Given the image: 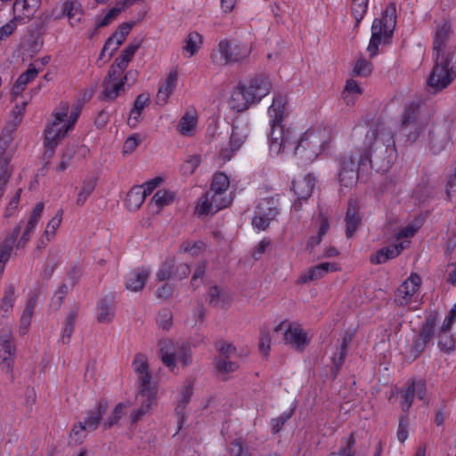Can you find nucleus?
I'll use <instances>...</instances> for the list:
<instances>
[{
  "label": "nucleus",
  "mask_w": 456,
  "mask_h": 456,
  "mask_svg": "<svg viewBox=\"0 0 456 456\" xmlns=\"http://www.w3.org/2000/svg\"><path fill=\"white\" fill-rule=\"evenodd\" d=\"M286 102V96L276 95L268 109L270 151L275 155L282 152L292 154L304 163H311L329 148L330 132L324 126H316L297 137L293 129H284L281 121Z\"/></svg>",
  "instance_id": "obj_1"
},
{
  "label": "nucleus",
  "mask_w": 456,
  "mask_h": 456,
  "mask_svg": "<svg viewBox=\"0 0 456 456\" xmlns=\"http://www.w3.org/2000/svg\"><path fill=\"white\" fill-rule=\"evenodd\" d=\"M351 141L354 147L364 154L375 171L387 172L393 162L394 147L392 137L384 126H356L353 129Z\"/></svg>",
  "instance_id": "obj_2"
},
{
  "label": "nucleus",
  "mask_w": 456,
  "mask_h": 456,
  "mask_svg": "<svg viewBox=\"0 0 456 456\" xmlns=\"http://www.w3.org/2000/svg\"><path fill=\"white\" fill-rule=\"evenodd\" d=\"M27 105L28 102L26 101L15 104L11 111L10 119L0 136V200L4 193L5 186L13 169L11 165V159L15 151L12 146V133L20 124Z\"/></svg>",
  "instance_id": "obj_3"
},
{
  "label": "nucleus",
  "mask_w": 456,
  "mask_h": 456,
  "mask_svg": "<svg viewBox=\"0 0 456 456\" xmlns=\"http://www.w3.org/2000/svg\"><path fill=\"white\" fill-rule=\"evenodd\" d=\"M79 112L78 108L70 110L66 102H61L55 108L53 112V119L45 130V146L47 148L46 152H49V156L53 154L54 148L65 137L67 133L73 128L78 118Z\"/></svg>",
  "instance_id": "obj_4"
},
{
  "label": "nucleus",
  "mask_w": 456,
  "mask_h": 456,
  "mask_svg": "<svg viewBox=\"0 0 456 456\" xmlns=\"http://www.w3.org/2000/svg\"><path fill=\"white\" fill-rule=\"evenodd\" d=\"M159 345L160 359L170 371L175 372L179 364L186 367L192 362L191 350L187 343L163 339Z\"/></svg>",
  "instance_id": "obj_5"
},
{
  "label": "nucleus",
  "mask_w": 456,
  "mask_h": 456,
  "mask_svg": "<svg viewBox=\"0 0 456 456\" xmlns=\"http://www.w3.org/2000/svg\"><path fill=\"white\" fill-rule=\"evenodd\" d=\"M395 27V8L393 4L387 6L381 19H375L371 26V37L367 51L370 57L377 54L382 38H389Z\"/></svg>",
  "instance_id": "obj_6"
},
{
  "label": "nucleus",
  "mask_w": 456,
  "mask_h": 456,
  "mask_svg": "<svg viewBox=\"0 0 456 456\" xmlns=\"http://www.w3.org/2000/svg\"><path fill=\"white\" fill-rule=\"evenodd\" d=\"M455 61L450 68H447L449 59L443 57L441 61L435 59V64L428 79V85L435 91L447 87L456 77V54Z\"/></svg>",
  "instance_id": "obj_7"
},
{
  "label": "nucleus",
  "mask_w": 456,
  "mask_h": 456,
  "mask_svg": "<svg viewBox=\"0 0 456 456\" xmlns=\"http://www.w3.org/2000/svg\"><path fill=\"white\" fill-rule=\"evenodd\" d=\"M274 331H283L285 343L297 351H303L310 342L308 333L297 322H282L274 328Z\"/></svg>",
  "instance_id": "obj_8"
},
{
  "label": "nucleus",
  "mask_w": 456,
  "mask_h": 456,
  "mask_svg": "<svg viewBox=\"0 0 456 456\" xmlns=\"http://www.w3.org/2000/svg\"><path fill=\"white\" fill-rule=\"evenodd\" d=\"M418 106L414 103L409 105L402 117L403 133L410 142L419 140L428 129V124L424 120L417 118Z\"/></svg>",
  "instance_id": "obj_9"
},
{
  "label": "nucleus",
  "mask_w": 456,
  "mask_h": 456,
  "mask_svg": "<svg viewBox=\"0 0 456 456\" xmlns=\"http://www.w3.org/2000/svg\"><path fill=\"white\" fill-rule=\"evenodd\" d=\"M133 370L136 377L137 391L158 390V384L152 380L148 357L141 353L134 355Z\"/></svg>",
  "instance_id": "obj_10"
},
{
  "label": "nucleus",
  "mask_w": 456,
  "mask_h": 456,
  "mask_svg": "<svg viewBox=\"0 0 456 456\" xmlns=\"http://www.w3.org/2000/svg\"><path fill=\"white\" fill-rule=\"evenodd\" d=\"M220 62L223 64L243 61L251 53V46L236 41L222 40L218 45Z\"/></svg>",
  "instance_id": "obj_11"
},
{
  "label": "nucleus",
  "mask_w": 456,
  "mask_h": 456,
  "mask_svg": "<svg viewBox=\"0 0 456 456\" xmlns=\"http://www.w3.org/2000/svg\"><path fill=\"white\" fill-rule=\"evenodd\" d=\"M231 202L232 199L226 192L210 191L199 200L196 210L200 215L214 214L229 206Z\"/></svg>",
  "instance_id": "obj_12"
},
{
  "label": "nucleus",
  "mask_w": 456,
  "mask_h": 456,
  "mask_svg": "<svg viewBox=\"0 0 456 456\" xmlns=\"http://www.w3.org/2000/svg\"><path fill=\"white\" fill-rule=\"evenodd\" d=\"M421 278L417 273H411L398 288L395 301L399 305H409L418 303L419 298V287Z\"/></svg>",
  "instance_id": "obj_13"
},
{
  "label": "nucleus",
  "mask_w": 456,
  "mask_h": 456,
  "mask_svg": "<svg viewBox=\"0 0 456 456\" xmlns=\"http://www.w3.org/2000/svg\"><path fill=\"white\" fill-rule=\"evenodd\" d=\"M16 347L12 331L3 329L0 334V366L7 374L12 375Z\"/></svg>",
  "instance_id": "obj_14"
},
{
  "label": "nucleus",
  "mask_w": 456,
  "mask_h": 456,
  "mask_svg": "<svg viewBox=\"0 0 456 456\" xmlns=\"http://www.w3.org/2000/svg\"><path fill=\"white\" fill-rule=\"evenodd\" d=\"M452 144L449 126L445 124L428 129V147L434 154H439Z\"/></svg>",
  "instance_id": "obj_15"
},
{
  "label": "nucleus",
  "mask_w": 456,
  "mask_h": 456,
  "mask_svg": "<svg viewBox=\"0 0 456 456\" xmlns=\"http://www.w3.org/2000/svg\"><path fill=\"white\" fill-rule=\"evenodd\" d=\"M248 99L253 104L259 102L264 97L268 95L272 89L270 79L265 76H256L247 84H242Z\"/></svg>",
  "instance_id": "obj_16"
},
{
  "label": "nucleus",
  "mask_w": 456,
  "mask_h": 456,
  "mask_svg": "<svg viewBox=\"0 0 456 456\" xmlns=\"http://www.w3.org/2000/svg\"><path fill=\"white\" fill-rule=\"evenodd\" d=\"M219 355L216 361V367L221 373H232L238 370L239 365L233 361L236 349L231 344L222 342L218 346Z\"/></svg>",
  "instance_id": "obj_17"
},
{
  "label": "nucleus",
  "mask_w": 456,
  "mask_h": 456,
  "mask_svg": "<svg viewBox=\"0 0 456 456\" xmlns=\"http://www.w3.org/2000/svg\"><path fill=\"white\" fill-rule=\"evenodd\" d=\"M158 390L137 391V401L140 406L133 411L130 414L132 424L141 420L146 416L156 404Z\"/></svg>",
  "instance_id": "obj_18"
},
{
  "label": "nucleus",
  "mask_w": 456,
  "mask_h": 456,
  "mask_svg": "<svg viewBox=\"0 0 456 456\" xmlns=\"http://www.w3.org/2000/svg\"><path fill=\"white\" fill-rule=\"evenodd\" d=\"M315 184V178L312 175L297 177L292 182V190L297 197V201L293 204L296 211L300 209V201L306 200L313 192Z\"/></svg>",
  "instance_id": "obj_19"
},
{
  "label": "nucleus",
  "mask_w": 456,
  "mask_h": 456,
  "mask_svg": "<svg viewBox=\"0 0 456 456\" xmlns=\"http://www.w3.org/2000/svg\"><path fill=\"white\" fill-rule=\"evenodd\" d=\"M358 180L357 164L351 156H344L340 160L338 181L345 187L354 186Z\"/></svg>",
  "instance_id": "obj_20"
},
{
  "label": "nucleus",
  "mask_w": 456,
  "mask_h": 456,
  "mask_svg": "<svg viewBox=\"0 0 456 456\" xmlns=\"http://www.w3.org/2000/svg\"><path fill=\"white\" fill-rule=\"evenodd\" d=\"M122 73L117 71L115 67H111L109 76L104 82L103 95L105 98L114 100L125 91V83L120 78Z\"/></svg>",
  "instance_id": "obj_21"
},
{
  "label": "nucleus",
  "mask_w": 456,
  "mask_h": 456,
  "mask_svg": "<svg viewBox=\"0 0 456 456\" xmlns=\"http://www.w3.org/2000/svg\"><path fill=\"white\" fill-rule=\"evenodd\" d=\"M451 36V25L448 21L438 23L433 37L434 54L446 51L451 45H448Z\"/></svg>",
  "instance_id": "obj_22"
},
{
  "label": "nucleus",
  "mask_w": 456,
  "mask_h": 456,
  "mask_svg": "<svg viewBox=\"0 0 456 456\" xmlns=\"http://www.w3.org/2000/svg\"><path fill=\"white\" fill-rule=\"evenodd\" d=\"M150 274L151 271L147 268H136L130 271L125 279L126 289L133 292L142 290Z\"/></svg>",
  "instance_id": "obj_23"
},
{
  "label": "nucleus",
  "mask_w": 456,
  "mask_h": 456,
  "mask_svg": "<svg viewBox=\"0 0 456 456\" xmlns=\"http://www.w3.org/2000/svg\"><path fill=\"white\" fill-rule=\"evenodd\" d=\"M177 79L178 73L176 70H172L168 73L159 87L156 100L158 104L165 105L167 103L170 95L176 87Z\"/></svg>",
  "instance_id": "obj_24"
},
{
  "label": "nucleus",
  "mask_w": 456,
  "mask_h": 456,
  "mask_svg": "<svg viewBox=\"0 0 456 456\" xmlns=\"http://www.w3.org/2000/svg\"><path fill=\"white\" fill-rule=\"evenodd\" d=\"M408 240L400 241L394 245L383 248L372 256L370 260L373 264H382L389 259H393L399 256L401 252L409 245Z\"/></svg>",
  "instance_id": "obj_25"
},
{
  "label": "nucleus",
  "mask_w": 456,
  "mask_h": 456,
  "mask_svg": "<svg viewBox=\"0 0 456 456\" xmlns=\"http://www.w3.org/2000/svg\"><path fill=\"white\" fill-rule=\"evenodd\" d=\"M44 210V203L38 202L35 208H33L29 218L27 222L26 227L24 229V232L17 244V247H24L25 244L28 241L30 234L34 232L36 226L37 225L42 212Z\"/></svg>",
  "instance_id": "obj_26"
},
{
  "label": "nucleus",
  "mask_w": 456,
  "mask_h": 456,
  "mask_svg": "<svg viewBox=\"0 0 456 456\" xmlns=\"http://www.w3.org/2000/svg\"><path fill=\"white\" fill-rule=\"evenodd\" d=\"M228 103L232 110L238 112L247 110L249 105L253 104L251 100L248 99V94L246 93L242 84L234 88Z\"/></svg>",
  "instance_id": "obj_27"
},
{
  "label": "nucleus",
  "mask_w": 456,
  "mask_h": 456,
  "mask_svg": "<svg viewBox=\"0 0 456 456\" xmlns=\"http://www.w3.org/2000/svg\"><path fill=\"white\" fill-rule=\"evenodd\" d=\"M20 226H16L12 232L8 235L0 245V276L4 273L5 264L8 262L12 250L13 244L20 233Z\"/></svg>",
  "instance_id": "obj_28"
},
{
  "label": "nucleus",
  "mask_w": 456,
  "mask_h": 456,
  "mask_svg": "<svg viewBox=\"0 0 456 456\" xmlns=\"http://www.w3.org/2000/svg\"><path fill=\"white\" fill-rule=\"evenodd\" d=\"M338 270V266L335 263H322L310 268L307 273L301 276L300 281L304 283L319 280L325 274L332 273Z\"/></svg>",
  "instance_id": "obj_29"
},
{
  "label": "nucleus",
  "mask_w": 456,
  "mask_h": 456,
  "mask_svg": "<svg viewBox=\"0 0 456 456\" xmlns=\"http://www.w3.org/2000/svg\"><path fill=\"white\" fill-rule=\"evenodd\" d=\"M248 134V127L244 122H237L232 126L230 151L231 152L237 151L244 143Z\"/></svg>",
  "instance_id": "obj_30"
},
{
  "label": "nucleus",
  "mask_w": 456,
  "mask_h": 456,
  "mask_svg": "<svg viewBox=\"0 0 456 456\" xmlns=\"http://www.w3.org/2000/svg\"><path fill=\"white\" fill-rule=\"evenodd\" d=\"M106 409V403H99L93 410L87 412V415L82 423L89 432L94 431L98 428Z\"/></svg>",
  "instance_id": "obj_31"
},
{
  "label": "nucleus",
  "mask_w": 456,
  "mask_h": 456,
  "mask_svg": "<svg viewBox=\"0 0 456 456\" xmlns=\"http://www.w3.org/2000/svg\"><path fill=\"white\" fill-rule=\"evenodd\" d=\"M183 52L188 58L192 57L201 48L203 37L197 31L190 32L184 39Z\"/></svg>",
  "instance_id": "obj_32"
},
{
  "label": "nucleus",
  "mask_w": 456,
  "mask_h": 456,
  "mask_svg": "<svg viewBox=\"0 0 456 456\" xmlns=\"http://www.w3.org/2000/svg\"><path fill=\"white\" fill-rule=\"evenodd\" d=\"M149 102V97L145 94H139L134 102V107L130 111L127 118V124L131 127H135L141 121L142 113Z\"/></svg>",
  "instance_id": "obj_33"
},
{
  "label": "nucleus",
  "mask_w": 456,
  "mask_h": 456,
  "mask_svg": "<svg viewBox=\"0 0 456 456\" xmlns=\"http://www.w3.org/2000/svg\"><path fill=\"white\" fill-rule=\"evenodd\" d=\"M62 12L69 18L71 26L78 24L84 14L81 4L74 0L64 2Z\"/></svg>",
  "instance_id": "obj_34"
},
{
  "label": "nucleus",
  "mask_w": 456,
  "mask_h": 456,
  "mask_svg": "<svg viewBox=\"0 0 456 456\" xmlns=\"http://www.w3.org/2000/svg\"><path fill=\"white\" fill-rule=\"evenodd\" d=\"M14 302L15 288L12 285H8L4 289V297L0 303V321L11 314Z\"/></svg>",
  "instance_id": "obj_35"
},
{
  "label": "nucleus",
  "mask_w": 456,
  "mask_h": 456,
  "mask_svg": "<svg viewBox=\"0 0 456 456\" xmlns=\"http://www.w3.org/2000/svg\"><path fill=\"white\" fill-rule=\"evenodd\" d=\"M115 315L111 298H102L97 305V321L103 323L110 322Z\"/></svg>",
  "instance_id": "obj_36"
},
{
  "label": "nucleus",
  "mask_w": 456,
  "mask_h": 456,
  "mask_svg": "<svg viewBox=\"0 0 456 456\" xmlns=\"http://www.w3.org/2000/svg\"><path fill=\"white\" fill-rule=\"evenodd\" d=\"M192 395V385L191 382H186L179 389V398L175 408L176 415L179 419H183L184 410L189 403Z\"/></svg>",
  "instance_id": "obj_37"
},
{
  "label": "nucleus",
  "mask_w": 456,
  "mask_h": 456,
  "mask_svg": "<svg viewBox=\"0 0 456 456\" xmlns=\"http://www.w3.org/2000/svg\"><path fill=\"white\" fill-rule=\"evenodd\" d=\"M37 69L30 65L27 71L18 77L12 87V94L14 96L20 95L24 91L26 86L37 77Z\"/></svg>",
  "instance_id": "obj_38"
},
{
  "label": "nucleus",
  "mask_w": 456,
  "mask_h": 456,
  "mask_svg": "<svg viewBox=\"0 0 456 456\" xmlns=\"http://www.w3.org/2000/svg\"><path fill=\"white\" fill-rule=\"evenodd\" d=\"M197 123L198 118L196 113L194 111H188L182 117L178 125V131L185 136L192 135Z\"/></svg>",
  "instance_id": "obj_39"
},
{
  "label": "nucleus",
  "mask_w": 456,
  "mask_h": 456,
  "mask_svg": "<svg viewBox=\"0 0 456 456\" xmlns=\"http://www.w3.org/2000/svg\"><path fill=\"white\" fill-rule=\"evenodd\" d=\"M141 43L130 44L121 53L120 56L116 60L115 69L119 73H123L126 69L129 61L132 60Z\"/></svg>",
  "instance_id": "obj_40"
},
{
  "label": "nucleus",
  "mask_w": 456,
  "mask_h": 456,
  "mask_svg": "<svg viewBox=\"0 0 456 456\" xmlns=\"http://www.w3.org/2000/svg\"><path fill=\"white\" fill-rule=\"evenodd\" d=\"M360 223L357 207L350 202L346 215V233L348 238L353 236Z\"/></svg>",
  "instance_id": "obj_41"
},
{
  "label": "nucleus",
  "mask_w": 456,
  "mask_h": 456,
  "mask_svg": "<svg viewBox=\"0 0 456 456\" xmlns=\"http://www.w3.org/2000/svg\"><path fill=\"white\" fill-rule=\"evenodd\" d=\"M209 304L217 308L225 307L231 301L228 293L222 291L217 287H211L208 293Z\"/></svg>",
  "instance_id": "obj_42"
},
{
  "label": "nucleus",
  "mask_w": 456,
  "mask_h": 456,
  "mask_svg": "<svg viewBox=\"0 0 456 456\" xmlns=\"http://www.w3.org/2000/svg\"><path fill=\"white\" fill-rule=\"evenodd\" d=\"M362 94V90L359 84L354 80H347L344 91H343V98L347 105H352L354 103L355 100L358 99Z\"/></svg>",
  "instance_id": "obj_43"
},
{
  "label": "nucleus",
  "mask_w": 456,
  "mask_h": 456,
  "mask_svg": "<svg viewBox=\"0 0 456 456\" xmlns=\"http://www.w3.org/2000/svg\"><path fill=\"white\" fill-rule=\"evenodd\" d=\"M175 195L173 191L167 190L158 191L151 200V205L159 212L164 207L171 204L175 200Z\"/></svg>",
  "instance_id": "obj_44"
},
{
  "label": "nucleus",
  "mask_w": 456,
  "mask_h": 456,
  "mask_svg": "<svg viewBox=\"0 0 456 456\" xmlns=\"http://www.w3.org/2000/svg\"><path fill=\"white\" fill-rule=\"evenodd\" d=\"M259 215L274 217L278 215V200L274 198H264L260 200L256 210Z\"/></svg>",
  "instance_id": "obj_45"
},
{
  "label": "nucleus",
  "mask_w": 456,
  "mask_h": 456,
  "mask_svg": "<svg viewBox=\"0 0 456 456\" xmlns=\"http://www.w3.org/2000/svg\"><path fill=\"white\" fill-rule=\"evenodd\" d=\"M144 191L141 187L134 186L128 192L126 200L127 208L130 210L138 209L145 200Z\"/></svg>",
  "instance_id": "obj_46"
},
{
  "label": "nucleus",
  "mask_w": 456,
  "mask_h": 456,
  "mask_svg": "<svg viewBox=\"0 0 456 456\" xmlns=\"http://www.w3.org/2000/svg\"><path fill=\"white\" fill-rule=\"evenodd\" d=\"M352 341V335L350 333H346L340 341L339 344V352L337 354L335 353L333 355H331L330 359L336 368V370L339 369V367L342 365L346 354V348L348 345Z\"/></svg>",
  "instance_id": "obj_47"
},
{
  "label": "nucleus",
  "mask_w": 456,
  "mask_h": 456,
  "mask_svg": "<svg viewBox=\"0 0 456 456\" xmlns=\"http://www.w3.org/2000/svg\"><path fill=\"white\" fill-rule=\"evenodd\" d=\"M62 210H59L57 214L48 222L41 243L45 244V240L50 241L55 235L57 229L62 221Z\"/></svg>",
  "instance_id": "obj_48"
},
{
  "label": "nucleus",
  "mask_w": 456,
  "mask_h": 456,
  "mask_svg": "<svg viewBox=\"0 0 456 456\" xmlns=\"http://www.w3.org/2000/svg\"><path fill=\"white\" fill-rule=\"evenodd\" d=\"M36 303H37L36 297H30L26 303L25 308H24L21 317H20V330L23 332H26L30 325L34 308L36 306Z\"/></svg>",
  "instance_id": "obj_49"
},
{
  "label": "nucleus",
  "mask_w": 456,
  "mask_h": 456,
  "mask_svg": "<svg viewBox=\"0 0 456 456\" xmlns=\"http://www.w3.org/2000/svg\"><path fill=\"white\" fill-rule=\"evenodd\" d=\"M95 187V180L91 178L83 182L80 191L77 197V205L81 207L85 204Z\"/></svg>",
  "instance_id": "obj_50"
},
{
  "label": "nucleus",
  "mask_w": 456,
  "mask_h": 456,
  "mask_svg": "<svg viewBox=\"0 0 456 456\" xmlns=\"http://www.w3.org/2000/svg\"><path fill=\"white\" fill-rule=\"evenodd\" d=\"M76 317L77 314L75 311H71L66 317L61 338L63 344H68L69 342L70 337L73 333Z\"/></svg>",
  "instance_id": "obj_51"
},
{
  "label": "nucleus",
  "mask_w": 456,
  "mask_h": 456,
  "mask_svg": "<svg viewBox=\"0 0 456 456\" xmlns=\"http://www.w3.org/2000/svg\"><path fill=\"white\" fill-rule=\"evenodd\" d=\"M230 186L229 177L224 173H217L214 175L211 190L213 191L226 192Z\"/></svg>",
  "instance_id": "obj_52"
},
{
  "label": "nucleus",
  "mask_w": 456,
  "mask_h": 456,
  "mask_svg": "<svg viewBox=\"0 0 456 456\" xmlns=\"http://www.w3.org/2000/svg\"><path fill=\"white\" fill-rule=\"evenodd\" d=\"M438 346L441 350L451 353L455 347V339L451 333L448 332H438Z\"/></svg>",
  "instance_id": "obj_53"
},
{
  "label": "nucleus",
  "mask_w": 456,
  "mask_h": 456,
  "mask_svg": "<svg viewBox=\"0 0 456 456\" xmlns=\"http://www.w3.org/2000/svg\"><path fill=\"white\" fill-rule=\"evenodd\" d=\"M206 249L204 242L186 240L181 246V250L184 253H188L191 256H198Z\"/></svg>",
  "instance_id": "obj_54"
},
{
  "label": "nucleus",
  "mask_w": 456,
  "mask_h": 456,
  "mask_svg": "<svg viewBox=\"0 0 456 456\" xmlns=\"http://www.w3.org/2000/svg\"><path fill=\"white\" fill-rule=\"evenodd\" d=\"M24 18L25 17H18L17 14H14V17L11 20L0 27V41L10 37L17 29L18 21Z\"/></svg>",
  "instance_id": "obj_55"
},
{
  "label": "nucleus",
  "mask_w": 456,
  "mask_h": 456,
  "mask_svg": "<svg viewBox=\"0 0 456 456\" xmlns=\"http://www.w3.org/2000/svg\"><path fill=\"white\" fill-rule=\"evenodd\" d=\"M368 9V0H353L352 13L356 20V25L363 19Z\"/></svg>",
  "instance_id": "obj_56"
},
{
  "label": "nucleus",
  "mask_w": 456,
  "mask_h": 456,
  "mask_svg": "<svg viewBox=\"0 0 456 456\" xmlns=\"http://www.w3.org/2000/svg\"><path fill=\"white\" fill-rule=\"evenodd\" d=\"M435 318H428L425 324L423 325L419 336L420 339H422V345L426 346L433 338L434 336V330H435Z\"/></svg>",
  "instance_id": "obj_57"
},
{
  "label": "nucleus",
  "mask_w": 456,
  "mask_h": 456,
  "mask_svg": "<svg viewBox=\"0 0 456 456\" xmlns=\"http://www.w3.org/2000/svg\"><path fill=\"white\" fill-rule=\"evenodd\" d=\"M372 65L365 58L360 57L357 59L353 72L359 77H366L371 73Z\"/></svg>",
  "instance_id": "obj_58"
},
{
  "label": "nucleus",
  "mask_w": 456,
  "mask_h": 456,
  "mask_svg": "<svg viewBox=\"0 0 456 456\" xmlns=\"http://www.w3.org/2000/svg\"><path fill=\"white\" fill-rule=\"evenodd\" d=\"M175 262L173 260H167L164 262L157 272V278L159 281L168 280L174 274Z\"/></svg>",
  "instance_id": "obj_59"
},
{
  "label": "nucleus",
  "mask_w": 456,
  "mask_h": 456,
  "mask_svg": "<svg viewBox=\"0 0 456 456\" xmlns=\"http://www.w3.org/2000/svg\"><path fill=\"white\" fill-rule=\"evenodd\" d=\"M420 225V221H415L401 228L398 231L397 234L395 235L396 240H399L403 238H411L419 229Z\"/></svg>",
  "instance_id": "obj_60"
},
{
  "label": "nucleus",
  "mask_w": 456,
  "mask_h": 456,
  "mask_svg": "<svg viewBox=\"0 0 456 456\" xmlns=\"http://www.w3.org/2000/svg\"><path fill=\"white\" fill-rule=\"evenodd\" d=\"M125 11L122 4H120L119 1H118L113 8H111L105 16L99 22L100 27H105L109 25L112 20H114L119 13Z\"/></svg>",
  "instance_id": "obj_61"
},
{
  "label": "nucleus",
  "mask_w": 456,
  "mask_h": 456,
  "mask_svg": "<svg viewBox=\"0 0 456 456\" xmlns=\"http://www.w3.org/2000/svg\"><path fill=\"white\" fill-rule=\"evenodd\" d=\"M125 407L126 406L123 403H118L116 405V407L114 408L111 414L109 416L107 420L103 423V426L105 428H109L119 421V419H121V417L124 414Z\"/></svg>",
  "instance_id": "obj_62"
},
{
  "label": "nucleus",
  "mask_w": 456,
  "mask_h": 456,
  "mask_svg": "<svg viewBox=\"0 0 456 456\" xmlns=\"http://www.w3.org/2000/svg\"><path fill=\"white\" fill-rule=\"evenodd\" d=\"M274 217H269L268 216L259 215L256 211L255 212V216L252 219V225L254 229L257 231H264L265 230L272 220H273Z\"/></svg>",
  "instance_id": "obj_63"
},
{
  "label": "nucleus",
  "mask_w": 456,
  "mask_h": 456,
  "mask_svg": "<svg viewBox=\"0 0 456 456\" xmlns=\"http://www.w3.org/2000/svg\"><path fill=\"white\" fill-rule=\"evenodd\" d=\"M142 139L138 134H134L126 138L123 145V154H131L141 143Z\"/></svg>",
  "instance_id": "obj_64"
}]
</instances>
